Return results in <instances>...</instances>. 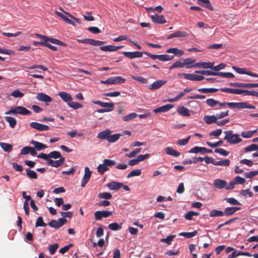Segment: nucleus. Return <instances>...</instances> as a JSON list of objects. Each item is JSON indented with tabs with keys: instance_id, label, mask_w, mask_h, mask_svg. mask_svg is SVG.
<instances>
[{
	"instance_id": "obj_62",
	"label": "nucleus",
	"mask_w": 258,
	"mask_h": 258,
	"mask_svg": "<svg viewBox=\"0 0 258 258\" xmlns=\"http://www.w3.org/2000/svg\"><path fill=\"white\" fill-rule=\"evenodd\" d=\"M226 201L231 205H241V204L233 198H226Z\"/></svg>"
},
{
	"instance_id": "obj_2",
	"label": "nucleus",
	"mask_w": 258,
	"mask_h": 258,
	"mask_svg": "<svg viewBox=\"0 0 258 258\" xmlns=\"http://www.w3.org/2000/svg\"><path fill=\"white\" fill-rule=\"evenodd\" d=\"M6 114H19L23 115H30L31 112L26 108L19 106L15 108H12L10 110L5 112Z\"/></svg>"
},
{
	"instance_id": "obj_55",
	"label": "nucleus",
	"mask_w": 258,
	"mask_h": 258,
	"mask_svg": "<svg viewBox=\"0 0 258 258\" xmlns=\"http://www.w3.org/2000/svg\"><path fill=\"white\" fill-rule=\"evenodd\" d=\"M142 148L136 149L134 151L127 153L125 155L126 157L128 158H132L136 156L137 154H139L141 152Z\"/></svg>"
},
{
	"instance_id": "obj_53",
	"label": "nucleus",
	"mask_w": 258,
	"mask_h": 258,
	"mask_svg": "<svg viewBox=\"0 0 258 258\" xmlns=\"http://www.w3.org/2000/svg\"><path fill=\"white\" fill-rule=\"evenodd\" d=\"M60 158H62L61 155L58 151H54L49 153V158L60 159Z\"/></svg>"
},
{
	"instance_id": "obj_8",
	"label": "nucleus",
	"mask_w": 258,
	"mask_h": 258,
	"mask_svg": "<svg viewBox=\"0 0 258 258\" xmlns=\"http://www.w3.org/2000/svg\"><path fill=\"white\" fill-rule=\"evenodd\" d=\"M30 126L32 128L40 132L46 131L49 130V126L37 122H31L30 123Z\"/></svg>"
},
{
	"instance_id": "obj_29",
	"label": "nucleus",
	"mask_w": 258,
	"mask_h": 258,
	"mask_svg": "<svg viewBox=\"0 0 258 258\" xmlns=\"http://www.w3.org/2000/svg\"><path fill=\"white\" fill-rule=\"evenodd\" d=\"M204 120L207 124H211L214 123H216L217 119L216 115H205L204 117Z\"/></svg>"
},
{
	"instance_id": "obj_41",
	"label": "nucleus",
	"mask_w": 258,
	"mask_h": 258,
	"mask_svg": "<svg viewBox=\"0 0 258 258\" xmlns=\"http://www.w3.org/2000/svg\"><path fill=\"white\" fill-rule=\"evenodd\" d=\"M230 161L229 159H226L221 161H215L214 165L218 166H228L230 165Z\"/></svg>"
},
{
	"instance_id": "obj_13",
	"label": "nucleus",
	"mask_w": 258,
	"mask_h": 258,
	"mask_svg": "<svg viewBox=\"0 0 258 258\" xmlns=\"http://www.w3.org/2000/svg\"><path fill=\"white\" fill-rule=\"evenodd\" d=\"M167 81L158 80L153 82L149 86V89L151 90H156L160 88L163 85L166 84Z\"/></svg>"
},
{
	"instance_id": "obj_45",
	"label": "nucleus",
	"mask_w": 258,
	"mask_h": 258,
	"mask_svg": "<svg viewBox=\"0 0 258 258\" xmlns=\"http://www.w3.org/2000/svg\"><path fill=\"white\" fill-rule=\"evenodd\" d=\"M184 67L183 60V59H180L179 61H176L173 63L170 67L169 70H172L174 68H183Z\"/></svg>"
},
{
	"instance_id": "obj_9",
	"label": "nucleus",
	"mask_w": 258,
	"mask_h": 258,
	"mask_svg": "<svg viewBox=\"0 0 258 258\" xmlns=\"http://www.w3.org/2000/svg\"><path fill=\"white\" fill-rule=\"evenodd\" d=\"M84 170L85 173L81 181L82 187H84L86 185V184L89 181L91 175V172L90 171L88 167H85Z\"/></svg>"
},
{
	"instance_id": "obj_14",
	"label": "nucleus",
	"mask_w": 258,
	"mask_h": 258,
	"mask_svg": "<svg viewBox=\"0 0 258 258\" xmlns=\"http://www.w3.org/2000/svg\"><path fill=\"white\" fill-rule=\"evenodd\" d=\"M227 182L226 180L220 179H216L214 180L213 185L214 186L218 188V189H223L224 188H225L226 186L227 185Z\"/></svg>"
},
{
	"instance_id": "obj_58",
	"label": "nucleus",
	"mask_w": 258,
	"mask_h": 258,
	"mask_svg": "<svg viewBox=\"0 0 258 258\" xmlns=\"http://www.w3.org/2000/svg\"><path fill=\"white\" fill-rule=\"evenodd\" d=\"M59 246V244L57 243H54L53 244L50 245L49 246V253L53 255L55 252L56 250L58 248Z\"/></svg>"
},
{
	"instance_id": "obj_6",
	"label": "nucleus",
	"mask_w": 258,
	"mask_h": 258,
	"mask_svg": "<svg viewBox=\"0 0 258 258\" xmlns=\"http://www.w3.org/2000/svg\"><path fill=\"white\" fill-rule=\"evenodd\" d=\"M112 212L109 211H97L94 213L95 219L97 221L101 220L103 218H107L112 215Z\"/></svg>"
},
{
	"instance_id": "obj_44",
	"label": "nucleus",
	"mask_w": 258,
	"mask_h": 258,
	"mask_svg": "<svg viewBox=\"0 0 258 258\" xmlns=\"http://www.w3.org/2000/svg\"><path fill=\"white\" fill-rule=\"evenodd\" d=\"M199 213L192 211L187 212L184 215V218L187 220H191L194 216H198Z\"/></svg>"
},
{
	"instance_id": "obj_52",
	"label": "nucleus",
	"mask_w": 258,
	"mask_h": 258,
	"mask_svg": "<svg viewBox=\"0 0 258 258\" xmlns=\"http://www.w3.org/2000/svg\"><path fill=\"white\" fill-rule=\"evenodd\" d=\"M257 130L250 131L248 132H244L241 133V136L244 138H249L251 137L255 133H256Z\"/></svg>"
},
{
	"instance_id": "obj_4",
	"label": "nucleus",
	"mask_w": 258,
	"mask_h": 258,
	"mask_svg": "<svg viewBox=\"0 0 258 258\" xmlns=\"http://www.w3.org/2000/svg\"><path fill=\"white\" fill-rule=\"evenodd\" d=\"M77 41L79 43L88 44L93 46H101L104 43V41L96 40L91 38L77 39Z\"/></svg>"
},
{
	"instance_id": "obj_61",
	"label": "nucleus",
	"mask_w": 258,
	"mask_h": 258,
	"mask_svg": "<svg viewBox=\"0 0 258 258\" xmlns=\"http://www.w3.org/2000/svg\"><path fill=\"white\" fill-rule=\"evenodd\" d=\"M190 138V136H188L186 139L178 140L177 144L180 146H185L188 143Z\"/></svg>"
},
{
	"instance_id": "obj_64",
	"label": "nucleus",
	"mask_w": 258,
	"mask_h": 258,
	"mask_svg": "<svg viewBox=\"0 0 258 258\" xmlns=\"http://www.w3.org/2000/svg\"><path fill=\"white\" fill-rule=\"evenodd\" d=\"M11 95L15 98H22L24 96V94L19 90H15L12 92Z\"/></svg>"
},
{
	"instance_id": "obj_22",
	"label": "nucleus",
	"mask_w": 258,
	"mask_h": 258,
	"mask_svg": "<svg viewBox=\"0 0 258 258\" xmlns=\"http://www.w3.org/2000/svg\"><path fill=\"white\" fill-rule=\"evenodd\" d=\"M214 62H199L196 63V66L199 68H204V69H212V67L214 66Z\"/></svg>"
},
{
	"instance_id": "obj_31",
	"label": "nucleus",
	"mask_w": 258,
	"mask_h": 258,
	"mask_svg": "<svg viewBox=\"0 0 258 258\" xmlns=\"http://www.w3.org/2000/svg\"><path fill=\"white\" fill-rule=\"evenodd\" d=\"M187 79L190 81H200L204 79L203 76L196 75L194 74H188Z\"/></svg>"
},
{
	"instance_id": "obj_43",
	"label": "nucleus",
	"mask_w": 258,
	"mask_h": 258,
	"mask_svg": "<svg viewBox=\"0 0 258 258\" xmlns=\"http://www.w3.org/2000/svg\"><path fill=\"white\" fill-rule=\"evenodd\" d=\"M209 215L211 217H221L224 216V212L218 210H213L210 212Z\"/></svg>"
},
{
	"instance_id": "obj_46",
	"label": "nucleus",
	"mask_w": 258,
	"mask_h": 258,
	"mask_svg": "<svg viewBox=\"0 0 258 258\" xmlns=\"http://www.w3.org/2000/svg\"><path fill=\"white\" fill-rule=\"evenodd\" d=\"M198 233L197 230H195L191 232H181L179 233L180 236H183L186 238H190L196 236Z\"/></svg>"
},
{
	"instance_id": "obj_37",
	"label": "nucleus",
	"mask_w": 258,
	"mask_h": 258,
	"mask_svg": "<svg viewBox=\"0 0 258 258\" xmlns=\"http://www.w3.org/2000/svg\"><path fill=\"white\" fill-rule=\"evenodd\" d=\"M174 57L173 55H169L167 54L158 55V59L162 61H169L172 60Z\"/></svg>"
},
{
	"instance_id": "obj_17",
	"label": "nucleus",
	"mask_w": 258,
	"mask_h": 258,
	"mask_svg": "<svg viewBox=\"0 0 258 258\" xmlns=\"http://www.w3.org/2000/svg\"><path fill=\"white\" fill-rule=\"evenodd\" d=\"M188 36V34L185 31H177L174 33L169 35L167 37V39H172L174 37H186Z\"/></svg>"
},
{
	"instance_id": "obj_33",
	"label": "nucleus",
	"mask_w": 258,
	"mask_h": 258,
	"mask_svg": "<svg viewBox=\"0 0 258 258\" xmlns=\"http://www.w3.org/2000/svg\"><path fill=\"white\" fill-rule=\"evenodd\" d=\"M111 84H122L125 82V79L120 76L110 77Z\"/></svg>"
},
{
	"instance_id": "obj_25",
	"label": "nucleus",
	"mask_w": 258,
	"mask_h": 258,
	"mask_svg": "<svg viewBox=\"0 0 258 258\" xmlns=\"http://www.w3.org/2000/svg\"><path fill=\"white\" fill-rule=\"evenodd\" d=\"M183 60L184 67L186 66V69L197 67L195 66L196 65V63H195L196 60L195 59L188 58L186 59H183Z\"/></svg>"
},
{
	"instance_id": "obj_1",
	"label": "nucleus",
	"mask_w": 258,
	"mask_h": 258,
	"mask_svg": "<svg viewBox=\"0 0 258 258\" xmlns=\"http://www.w3.org/2000/svg\"><path fill=\"white\" fill-rule=\"evenodd\" d=\"M224 133L225 136L224 140H226L230 144H237L242 141L240 135L237 134H233L232 131H225Z\"/></svg>"
},
{
	"instance_id": "obj_27",
	"label": "nucleus",
	"mask_w": 258,
	"mask_h": 258,
	"mask_svg": "<svg viewBox=\"0 0 258 258\" xmlns=\"http://www.w3.org/2000/svg\"><path fill=\"white\" fill-rule=\"evenodd\" d=\"M166 52L173 53L178 57L182 56L184 54L183 50L179 49L177 48H170L166 50Z\"/></svg>"
},
{
	"instance_id": "obj_36",
	"label": "nucleus",
	"mask_w": 258,
	"mask_h": 258,
	"mask_svg": "<svg viewBox=\"0 0 258 258\" xmlns=\"http://www.w3.org/2000/svg\"><path fill=\"white\" fill-rule=\"evenodd\" d=\"M122 224V223H120V224H118L116 222L112 223L108 225V228L113 231L119 230L121 229Z\"/></svg>"
},
{
	"instance_id": "obj_63",
	"label": "nucleus",
	"mask_w": 258,
	"mask_h": 258,
	"mask_svg": "<svg viewBox=\"0 0 258 258\" xmlns=\"http://www.w3.org/2000/svg\"><path fill=\"white\" fill-rule=\"evenodd\" d=\"M258 175V170L254 171H250L244 174V176L247 178H251L253 177Z\"/></svg>"
},
{
	"instance_id": "obj_49",
	"label": "nucleus",
	"mask_w": 258,
	"mask_h": 258,
	"mask_svg": "<svg viewBox=\"0 0 258 258\" xmlns=\"http://www.w3.org/2000/svg\"><path fill=\"white\" fill-rule=\"evenodd\" d=\"M218 89L216 88H200L198 91L203 93H211L218 91Z\"/></svg>"
},
{
	"instance_id": "obj_42",
	"label": "nucleus",
	"mask_w": 258,
	"mask_h": 258,
	"mask_svg": "<svg viewBox=\"0 0 258 258\" xmlns=\"http://www.w3.org/2000/svg\"><path fill=\"white\" fill-rule=\"evenodd\" d=\"M109 168L103 163L99 165L97 167V171L100 174H103L106 171L109 170Z\"/></svg>"
},
{
	"instance_id": "obj_20",
	"label": "nucleus",
	"mask_w": 258,
	"mask_h": 258,
	"mask_svg": "<svg viewBox=\"0 0 258 258\" xmlns=\"http://www.w3.org/2000/svg\"><path fill=\"white\" fill-rule=\"evenodd\" d=\"M110 134L111 131L109 129H106L100 132L97 135V138L101 140H106L108 141Z\"/></svg>"
},
{
	"instance_id": "obj_47",
	"label": "nucleus",
	"mask_w": 258,
	"mask_h": 258,
	"mask_svg": "<svg viewBox=\"0 0 258 258\" xmlns=\"http://www.w3.org/2000/svg\"><path fill=\"white\" fill-rule=\"evenodd\" d=\"M121 136V135L120 134H115L112 135H110L108 142L109 143H114L117 141Z\"/></svg>"
},
{
	"instance_id": "obj_23",
	"label": "nucleus",
	"mask_w": 258,
	"mask_h": 258,
	"mask_svg": "<svg viewBox=\"0 0 258 258\" xmlns=\"http://www.w3.org/2000/svg\"><path fill=\"white\" fill-rule=\"evenodd\" d=\"M242 102H223V107L225 106H228L229 108H235V109H242Z\"/></svg>"
},
{
	"instance_id": "obj_38",
	"label": "nucleus",
	"mask_w": 258,
	"mask_h": 258,
	"mask_svg": "<svg viewBox=\"0 0 258 258\" xmlns=\"http://www.w3.org/2000/svg\"><path fill=\"white\" fill-rule=\"evenodd\" d=\"M26 174L27 176L31 179H37V174L35 171L32 170L29 168L26 169Z\"/></svg>"
},
{
	"instance_id": "obj_60",
	"label": "nucleus",
	"mask_w": 258,
	"mask_h": 258,
	"mask_svg": "<svg viewBox=\"0 0 258 258\" xmlns=\"http://www.w3.org/2000/svg\"><path fill=\"white\" fill-rule=\"evenodd\" d=\"M65 161V159L64 157L60 158L58 160L54 161L53 165H52V167L57 168L61 165H62Z\"/></svg>"
},
{
	"instance_id": "obj_39",
	"label": "nucleus",
	"mask_w": 258,
	"mask_h": 258,
	"mask_svg": "<svg viewBox=\"0 0 258 258\" xmlns=\"http://www.w3.org/2000/svg\"><path fill=\"white\" fill-rule=\"evenodd\" d=\"M1 147L4 151L9 152L12 151L13 147L11 144L6 143H0Z\"/></svg>"
},
{
	"instance_id": "obj_26",
	"label": "nucleus",
	"mask_w": 258,
	"mask_h": 258,
	"mask_svg": "<svg viewBox=\"0 0 258 258\" xmlns=\"http://www.w3.org/2000/svg\"><path fill=\"white\" fill-rule=\"evenodd\" d=\"M107 186L111 190H118L122 187V183L112 181L108 183Z\"/></svg>"
},
{
	"instance_id": "obj_24",
	"label": "nucleus",
	"mask_w": 258,
	"mask_h": 258,
	"mask_svg": "<svg viewBox=\"0 0 258 258\" xmlns=\"http://www.w3.org/2000/svg\"><path fill=\"white\" fill-rule=\"evenodd\" d=\"M30 143L34 146L35 149L38 151H41L47 148L46 145L35 140H32Z\"/></svg>"
},
{
	"instance_id": "obj_34",
	"label": "nucleus",
	"mask_w": 258,
	"mask_h": 258,
	"mask_svg": "<svg viewBox=\"0 0 258 258\" xmlns=\"http://www.w3.org/2000/svg\"><path fill=\"white\" fill-rule=\"evenodd\" d=\"M196 73L203 75L218 76V72H213L209 70H199L195 71Z\"/></svg>"
},
{
	"instance_id": "obj_19",
	"label": "nucleus",
	"mask_w": 258,
	"mask_h": 258,
	"mask_svg": "<svg viewBox=\"0 0 258 258\" xmlns=\"http://www.w3.org/2000/svg\"><path fill=\"white\" fill-rule=\"evenodd\" d=\"M207 104L212 108L215 107L216 105L219 106L223 107V102H220L218 100H215L213 98H210L206 100Z\"/></svg>"
},
{
	"instance_id": "obj_48",
	"label": "nucleus",
	"mask_w": 258,
	"mask_h": 258,
	"mask_svg": "<svg viewBox=\"0 0 258 258\" xmlns=\"http://www.w3.org/2000/svg\"><path fill=\"white\" fill-rule=\"evenodd\" d=\"M258 150V145L256 144H251L248 146L246 147L244 151L245 152H249L252 151H257Z\"/></svg>"
},
{
	"instance_id": "obj_11",
	"label": "nucleus",
	"mask_w": 258,
	"mask_h": 258,
	"mask_svg": "<svg viewBox=\"0 0 258 258\" xmlns=\"http://www.w3.org/2000/svg\"><path fill=\"white\" fill-rule=\"evenodd\" d=\"M150 18L152 22L156 24H164L166 22V21L163 15L155 14L154 15H151Z\"/></svg>"
},
{
	"instance_id": "obj_40",
	"label": "nucleus",
	"mask_w": 258,
	"mask_h": 258,
	"mask_svg": "<svg viewBox=\"0 0 258 258\" xmlns=\"http://www.w3.org/2000/svg\"><path fill=\"white\" fill-rule=\"evenodd\" d=\"M198 4L201 6L205 7L210 10H213V7L210 3V1H198Z\"/></svg>"
},
{
	"instance_id": "obj_35",
	"label": "nucleus",
	"mask_w": 258,
	"mask_h": 258,
	"mask_svg": "<svg viewBox=\"0 0 258 258\" xmlns=\"http://www.w3.org/2000/svg\"><path fill=\"white\" fill-rule=\"evenodd\" d=\"M4 118L5 120L9 123L11 127L14 128L15 127L17 124V120L14 117L11 116H5Z\"/></svg>"
},
{
	"instance_id": "obj_21",
	"label": "nucleus",
	"mask_w": 258,
	"mask_h": 258,
	"mask_svg": "<svg viewBox=\"0 0 258 258\" xmlns=\"http://www.w3.org/2000/svg\"><path fill=\"white\" fill-rule=\"evenodd\" d=\"M58 96L62 99V100L67 103L72 101L73 98L71 95L65 92H59L58 93Z\"/></svg>"
},
{
	"instance_id": "obj_28",
	"label": "nucleus",
	"mask_w": 258,
	"mask_h": 258,
	"mask_svg": "<svg viewBox=\"0 0 258 258\" xmlns=\"http://www.w3.org/2000/svg\"><path fill=\"white\" fill-rule=\"evenodd\" d=\"M177 111L179 114L184 116L188 117L190 115L188 109L184 106L178 107Z\"/></svg>"
},
{
	"instance_id": "obj_59",
	"label": "nucleus",
	"mask_w": 258,
	"mask_h": 258,
	"mask_svg": "<svg viewBox=\"0 0 258 258\" xmlns=\"http://www.w3.org/2000/svg\"><path fill=\"white\" fill-rule=\"evenodd\" d=\"M112 195L110 193L107 192H102L98 195V198L100 199L109 200L112 198Z\"/></svg>"
},
{
	"instance_id": "obj_10",
	"label": "nucleus",
	"mask_w": 258,
	"mask_h": 258,
	"mask_svg": "<svg viewBox=\"0 0 258 258\" xmlns=\"http://www.w3.org/2000/svg\"><path fill=\"white\" fill-rule=\"evenodd\" d=\"M212 152V150L211 149H207L205 147H200L198 146H195L189 151V153H201L202 154L204 153H211Z\"/></svg>"
},
{
	"instance_id": "obj_56",
	"label": "nucleus",
	"mask_w": 258,
	"mask_h": 258,
	"mask_svg": "<svg viewBox=\"0 0 258 258\" xmlns=\"http://www.w3.org/2000/svg\"><path fill=\"white\" fill-rule=\"evenodd\" d=\"M68 105L74 109H78L82 107V105L79 103L70 101Z\"/></svg>"
},
{
	"instance_id": "obj_15",
	"label": "nucleus",
	"mask_w": 258,
	"mask_h": 258,
	"mask_svg": "<svg viewBox=\"0 0 258 258\" xmlns=\"http://www.w3.org/2000/svg\"><path fill=\"white\" fill-rule=\"evenodd\" d=\"M173 107V105L168 104L154 109L153 112L156 113L159 112H165L169 110Z\"/></svg>"
},
{
	"instance_id": "obj_57",
	"label": "nucleus",
	"mask_w": 258,
	"mask_h": 258,
	"mask_svg": "<svg viewBox=\"0 0 258 258\" xmlns=\"http://www.w3.org/2000/svg\"><path fill=\"white\" fill-rule=\"evenodd\" d=\"M46 225V224L44 222L43 218L42 217H38L37 220L35 223L36 227H45Z\"/></svg>"
},
{
	"instance_id": "obj_51",
	"label": "nucleus",
	"mask_w": 258,
	"mask_h": 258,
	"mask_svg": "<svg viewBox=\"0 0 258 258\" xmlns=\"http://www.w3.org/2000/svg\"><path fill=\"white\" fill-rule=\"evenodd\" d=\"M141 173L142 171L140 169L133 170L129 174H128L127 175V178H129L132 177L139 176L141 175Z\"/></svg>"
},
{
	"instance_id": "obj_7",
	"label": "nucleus",
	"mask_w": 258,
	"mask_h": 258,
	"mask_svg": "<svg viewBox=\"0 0 258 258\" xmlns=\"http://www.w3.org/2000/svg\"><path fill=\"white\" fill-rule=\"evenodd\" d=\"M36 98L39 101L44 102L46 105H48V103L52 100L49 96L43 93H38L36 96Z\"/></svg>"
},
{
	"instance_id": "obj_12",
	"label": "nucleus",
	"mask_w": 258,
	"mask_h": 258,
	"mask_svg": "<svg viewBox=\"0 0 258 258\" xmlns=\"http://www.w3.org/2000/svg\"><path fill=\"white\" fill-rule=\"evenodd\" d=\"M122 54L126 57L132 59L138 57H141L143 53L140 51L128 52L124 51Z\"/></svg>"
},
{
	"instance_id": "obj_54",
	"label": "nucleus",
	"mask_w": 258,
	"mask_h": 258,
	"mask_svg": "<svg viewBox=\"0 0 258 258\" xmlns=\"http://www.w3.org/2000/svg\"><path fill=\"white\" fill-rule=\"evenodd\" d=\"M101 107H104V109H111V111H112L114 110V104L112 102L108 103L102 102Z\"/></svg>"
},
{
	"instance_id": "obj_32",
	"label": "nucleus",
	"mask_w": 258,
	"mask_h": 258,
	"mask_svg": "<svg viewBox=\"0 0 258 258\" xmlns=\"http://www.w3.org/2000/svg\"><path fill=\"white\" fill-rule=\"evenodd\" d=\"M165 151L167 154L173 156L174 157H178L180 155V153L178 151L173 149L171 147L165 148Z\"/></svg>"
},
{
	"instance_id": "obj_50",
	"label": "nucleus",
	"mask_w": 258,
	"mask_h": 258,
	"mask_svg": "<svg viewBox=\"0 0 258 258\" xmlns=\"http://www.w3.org/2000/svg\"><path fill=\"white\" fill-rule=\"evenodd\" d=\"M137 114L135 112L131 113L127 115H125L123 117L122 120L124 121H130L137 116Z\"/></svg>"
},
{
	"instance_id": "obj_5",
	"label": "nucleus",
	"mask_w": 258,
	"mask_h": 258,
	"mask_svg": "<svg viewBox=\"0 0 258 258\" xmlns=\"http://www.w3.org/2000/svg\"><path fill=\"white\" fill-rule=\"evenodd\" d=\"M67 222V220L65 218H59L58 221L55 220H51L49 223L48 225L54 228L59 229Z\"/></svg>"
},
{
	"instance_id": "obj_3",
	"label": "nucleus",
	"mask_w": 258,
	"mask_h": 258,
	"mask_svg": "<svg viewBox=\"0 0 258 258\" xmlns=\"http://www.w3.org/2000/svg\"><path fill=\"white\" fill-rule=\"evenodd\" d=\"M36 36H37L39 38L41 39L42 41H45L47 42V41H50L51 43L57 44L60 46H65L66 44L63 42L62 41L51 37H48L45 36L44 35L40 34H36Z\"/></svg>"
},
{
	"instance_id": "obj_18",
	"label": "nucleus",
	"mask_w": 258,
	"mask_h": 258,
	"mask_svg": "<svg viewBox=\"0 0 258 258\" xmlns=\"http://www.w3.org/2000/svg\"><path fill=\"white\" fill-rule=\"evenodd\" d=\"M122 46H116L114 45H109L103 46H100V49L104 51H115L120 48H121Z\"/></svg>"
},
{
	"instance_id": "obj_30",
	"label": "nucleus",
	"mask_w": 258,
	"mask_h": 258,
	"mask_svg": "<svg viewBox=\"0 0 258 258\" xmlns=\"http://www.w3.org/2000/svg\"><path fill=\"white\" fill-rule=\"evenodd\" d=\"M251 83H230L229 84L230 86L235 87L238 88H251Z\"/></svg>"
},
{
	"instance_id": "obj_16",
	"label": "nucleus",
	"mask_w": 258,
	"mask_h": 258,
	"mask_svg": "<svg viewBox=\"0 0 258 258\" xmlns=\"http://www.w3.org/2000/svg\"><path fill=\"white\" fill-rule=\"evenodd\" d=\"M240 207H227L225 209L224 211V215L229 216L233 215L236 211L240 210Z\"/></svg>"
}]
</instances>
